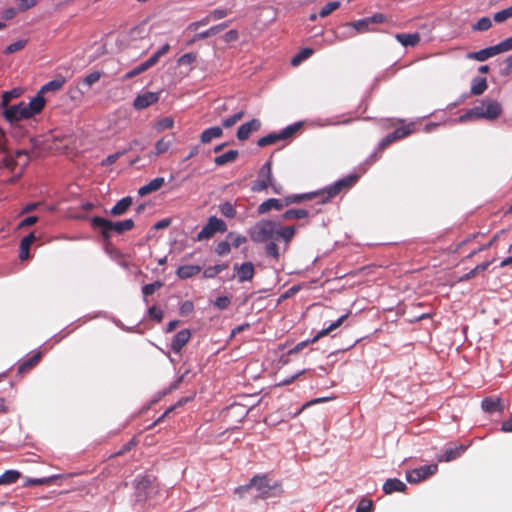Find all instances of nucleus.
<instances>
[{
    "mask_svg": "<svg viewBox=\"0 0 512 512\" xmlns=\"http://www.w3.org/2000/svg\"><path fill=\"white\" fill-rule=\"evenodd\" d=\"M358 179V175L351 174L337 180L332 185L328 186L323 190L310 193L288 195L283 199L284 207H287L291 204H298L305 201H310L313 199H317V203L319 204H326L330 202L338 194H340L342 191H346L350 189L352 186H354Z\"/></svg>",
    "mask_w": 512,
    "mask_h": 512,
    "instance_id": "obj_1",
    "label": "nucleus"
},
{
    "mask_svg": "<svg viewBox=\"0 0 512 512\" xmlns=\"http://www.w3.org/2000/svg\"><path fill=\"white\" fill-rule=\"evenodd\" d=\"M45 106L44 96H35L29 103L20 102L4 110V117L9 122H16L23 119H29L40 113Z\"/></svg>",
    "mask_w": 512,
    "mask_h": 512,
    "instance_id": "obj_2",
    "label": "nucleus"
},
{
    "mask_svg": "<svg viewBox=\"0 0 512 512\" xmlns=\"http://www.w3.org/2000/svg\"><path fill=\"white\" fill-rule=\"evenodd\" d=\"M502 114L501 104L493 99H484L479 105L467 110L460 116L461 122L476 119L495 120Z\"/></svg>",
    "mask_w": 512,
    "mask_h": 512,
    "instance_id": "obj_3",
    "label": "nucleus"
},
{
    "mask_svg": "<svg viewBox=\"0 0 512 512\" xmlns=\"http://www.w3.org/2000/svg\"><path fill=\"white\" fill-rule=\"evenodd\" d=\"M90 222L94 229L100 230L102 237L106 240L111 238L112 233L122 234L133 229L135 225L132 219L113 222L99 216L92 217Z\"/></svg>",
    "mask_w": 512,
    "mask_h": 512,
    "instance_id": "obj_4",
    "label": "nucleus"
},
{
    "mask_svg": "<svg viewBox=\"0 0 512 512\" xmlns=\"http://www.w3.org/2000/svg\"><path fill=\"white\" fill-rule=\"evenodd\" d=\"M278 225L272 220H260L249 229L250 239L255 243H264L275 239Z\"/></svg>",
    "mask_w": 512,
    "mask_h": 512,
    "instance_id": "obj_5",
    "label": "nucleus"
},
{
    "mask_svg": "<svg viewBox=\"0 0 512 512\" xmlns=\"http://www.w3.org/2000/svg\"><path fill=\"white\" fill-rule=\"evenodd\" d=\"M135 497L137 502L145 503L153 499L159 491L155 477L139 476L135 480Z\"/></svg>",
    "mask_w": 512,
    "mask_h": 512,
    "instance_id": "obj_6",
    "label": "nucleus"
},
{
    "mask_svg": "<svg viewBox=\"0 0 512 512\" xmlns=\"http://www.w3.org/2000/svg\"><path fill=\"white\" fill-rule=\"evenodd\" d=\"M260 177H265V180H255L251 187V190L253 192H262L265 191L268 187H271L274 193H281L282 187L280 185L275 184L273 181L271 161H267L261 167Z\"/></svg>",
    "mask_w": 512,
    "mask_h": 512,
    "instance_id": "obj_7",
    "label": "nucleus"
},
{
    "mask_svg": "<svg viewBox=\"0 0 512 512\" xmlns=\"http://www.w3.org/2000/svg\"><path fill=\"white\" fill-rule=\"evenodd\" d=\"M300 127H301L300 123H295V124L289 125L278 133H270L264 137H261L257 141V145L259 147H266V146L272 145L278 141L286 140V139L292 137L299 130Z\"/></svg>",
    "mask_w": 512,
    "mask_h": 512,
    "instance_id": "obj_8",
    "label": "nucleus"
},
{
    "mask_svg": "<svg viewBox=\"0 0 512 512\" xmlns=\"http://www.w3.org/2000/svg\"><path fill=\"white\" fill-rule=\"evenodd\" d=\"M226 230L227 225L222 219H219L216 216H211L209 217L207 224L197 234V240H208L212 238L215 233H224Z\"/></svg>",
    "mask_w": 512,
    "mask_h": 512,
    "instance_id": "obj_9",
    "label": "nucleus"
},
{
    "mask_svg": "<svg viewBox=\"0 0 512 512\" xmlns=\"http://www.w3.org/2000/svg\"><path fill=\"white\" fill-rule=\"evenodd\" d=\"M438 470V466L436 464L425 465L419 468H415L412 471L407 473V481L409 483H418L429 476L435 474Z\"/></svg>",
    "mask_w": 512,
    "mask_h": 512,
    "instance_id": "obj_10",
    "label": "nucleus"
},
{
    "mask_svg": "<svg viewBox=\"0 0 512 512\" xmlns=\"http://www.w3.org/2000/svg\"><path fill=\"white\" fill-rule=\"evenodd\" d=\"M160 99V92L147 91L139 94L133 101V107L136 110H143L157 103Z\"/></svg>",
    "mask_w": 512,
    "mask_h": 512,
    "instance_id": "obj_11",
    "label": "nucleus"
},
{
    "mask_svg": "<svg viewBox=\"0 0 512 512\" xmlns=\"http://www.w3.org/2000/svg\"><path fill=\"white\" fill-rule=\"evenodd\" d=\"M260 127H261L260 120L254 118V119L242 124L238 128L236 136H237L238 140L245 141L250 137L251 133L257 132L260 129Z\"/></svg>",
    "mask_w": 512,
    "mask_h": 512,
    "instance_id": "obj_12",
    "label": "nucleus"
},
{
    "mask_svg": "<svg viewBox=\"0 0 512 512\" xmlns=\"http://www.w3.org/2000/svg\"><path fill=\"white\" fill-rule=\"evenodd\" d=\"M191 338L189 329H182L174 336L171 342V349L175 353H180L182 348L188 343Z\"/></svg>",
    "mask_w": 512,
    "mask_h": 512,
    "instance_id": "obj_13",
    "label": "nucleus"
},
{
    "mask_svg": "<svg viewBox=\"0 0 512 512\" xmlns=\"http://www.w3.org/2000/svg\"><path fill=\"white\" fill-rule=\"evenodd\" d=\"M481 407L485 412L495 413L504 410V404L499 397H486L481 402Z\"/></svg>",
    "mask_w": 512,
    "mask_h": 512,
    "instance_id": "obj_14",
    "label": "nucleus"
},
{
    "mask_svg": "<svg viewBox=\"0 0 512 512\" xmlns=\"http://www.w3.org/2000/svg\"><path fill=\"white\" fill-rule=\"evenodd\" d=\"M36 239L37 238L34 232H31L30 234L22 238L19 245V259L21 261H25L30 258V247L36 241Z\"/></svg>",
    "mask_w": 512,
    "mask_h": 512,
    "instance_id": "obj_15",
    "label": "nucleus"
},
{
    "mask_svg": "<svg viewBox=\"0 0 512 512\" xmlns=\"http://www.w3.org/2000/svg\"><path fill=\"white\" fill-rule=\"evenodd\" d=\"M234 269L237 271L238 280L240 282L252 280L255 274L254 265L251 262H245L240 266L236 264Z\"/></svg>",
    "mask_w": 512,
    "mask_h": 512,
    "instance_id": "obj_16",
    "label": "nucleus"
},
{
    "mask_svg": "<svg viewBox=\"0 0 512 512\" xmlns=\"http://www.w3.org/2000/svg\"><path fill=\"white\" fill-rule=\"evenodd\" d=\"M466 450V446L463 444L457 445L455 447H449L445 449L443 454L438 457V461L440 462H450L457 458H459L462 453Z\"/></svg>",
    "mask_w": 512,
    "mask_h": 512,
    "instance_id": "obj_17",
    "label": "nucleus"
},
{
    "mask_svg": "<svg viewBox=\"0 0 512 512\" xmlns=\"http://www.w3.org/2000/svg\"><path fill=\"white\" fill-rule=\"evenodd\" d=\"M41 352H37L27 360L23 361L19 366L17 373L20 377H23L26 373L30 372L41 360Z\"/></svg>",
    "mask_w": 512,
    "mask_h": 512,
    "instance_id": "obj_18",
    "label": "nucleus"
},
{
    "mask_svg": "<svg viewBox=\"0 0 512 512\" xmlns=\"http://www.w3.org/2000/svg\"><path fill=\"white\" fill-rule=\"evenodd\" d=\"M284 208V202L276 199V198H269L262 202L258 208L257 212L259 215H263L271 211L272 209L280 211Z\"/></svg>",
    "mask_w": 512,
    "mask_h": 512,
    "instance_id": "obj_19",
    "label": "nucleus"
},
{
    "mask_svg": "<svg viewBox=\"0 0 512 512\" xmlns=\"http://www.w3.org/2000/svg\"><path fill=\"white\" fill-rule=\"evenodd\" d=\"M248 487H255L261 495H266L271 489L267 476L256 475L250 480Z\"/></svg>",
    "mask_w": 512,
    "mask_h": 512,
    "instance_id": "obj_20",
    "label": "nucleus"
},
{
    "mask_svg": "<svg viewBox=\"0 0 512 512\" xmlns=\"http://www.w3.org/2000/svg\"><path fill=\"white\" fill-rule=\"evenodd\" d=\"M497 50L498 49L496 48V45H495V46H491V47H488V48L481 49V50L476 51V52H470V53H468L467 57L469 59H473V60H477V61L483 62V61H486L487 59L497 55L498 54Z\"/></svg>",
    "mask_w": 512,
    "mask_h": 512,
    "instance_id": "obj_21",
    "label": "nucleus"
},
{
    "mask_svg": "<svg viewBox=\"0 0 512 512\" xmlns=\"http://www.w3.org/2000/svg\"><path fill=\"white\" fill-rule=\"evenodd\" d=\"M228 26H229V22H224V23L212 26L209 29L194 35V37L192 38L190 43H194L196 41H199V40H202V39L214 36V35L220 33L222 30H224Z\"/></svg>",
    "mask_w": 512,
    "mask_h": 512,
    "instance_id": "obj_22",
    "label": "nucleus"
},
{
    "mask_svg": "<svg viewBox=\"0 0 512 512\" xmlns=\"http://www.w3.org/2000/svg\"><path fill=\"white\" fill-rule=\"evenodd\" d=\"M164 183L165 180L163 177L154 178L148 184L140 187L138 194L143 197L150 193L156 192L164 185Z\"/></svg>",
    "mask_w": 512,
    "mask_h": 512,
    "instance_id": "obj_23",
    "label": "nucleus"
},
{
    "mask_svg": "<svg viewBox=\"0 0 512 512\" xmlns=\"http://www.w3.org/2000/svg\"><path fill=\"white\" fill-rule=\"evenodd\" d=\"M406 488V484L397 478L387 479L386 482L383 484V491L385 492V494H392L394 492H404Z\"/></svg>",
    "mask_w": 512,
    "mask_h": 512,
    "instance_id": "obj_24",
    "label": "nucleus"
},
{
    "mask_svg": "<svg viewBox=\"0 0 512 512\" xmlns=\"http://www.w3.org/2000/svg\"><path fill=\"white\" fill-rule=\"evenodd\" d=\"M133 199L130 196L120 199L110 210L112 216L124 215L131 207Z\"/></svg>",
    "mask_w": 512,
    "mask_h": 512,
    "instance_id": "obj_25",
    "label": "nucleus"
},
{
    "mask_svg": "<svg viewBox=\"0 0 512 512\" xmlns=\"http://www.w3.org/2000/svg\"><path fill=\"white\" fill-rule=\"evenodd\" d=\"M349 314L346 313L344 315H342L340 318H338L335 322L331 323L327 328L325 329H322L317 335H315L312 339H311V343H315L317 342L320 338L328 335L330 332H332L333 330L337 329L338 327H340L343 322L348 318Z\"/></svg>",
    "mask_w": 512,
    "mask_h": 512,
    "instance_id": "obj_26",
    "label": "nucleus"
},
{
    "mask_svg": "<svg viewBox=\"0 0 512 512\" xmlns=\"http://www.w3.org/2000/svg\"><path fill=\"white\" fill-rule=\"evenodd\" d=\"M395 38L399 43H401L405 47H414L420 42L421 39L419 33H399L395 35Z\"/></svg>",
    "mask_w": 512,
    "mask_h": 512,
    "instance_id": "obj_27",
    "label": "nucleus"
},
{
    "mask_svg": "<svg viewBox=\"0 0 512 512\" xmlns=\"http://www.w3.org/2000/svg\"><path fill=\"white\" fill-rule=\"evenodd\" d=\"M201 272V267L198 265H182L177 271L176 275L180 279H188L191 278Z\"/></svg>",
    "mask_w": 512,
    "mask_h": 512,
    "instance_id": "obj_28",
    "label": "nucleus"
},
{
    "mask_svg": "<svg viewBox=\"0 0 512 512\" xmlns=\"http://www.w3.org/2000/svg\"><path fill=\"white\" fill-rule=\"evenodd\" d=\"M296 228L294 226L281 227L278 225L275 239L281 238L286 246L289 245L293 237L295 236Z\"/></svg>",
    "mask_w": 512,
    "mask_h": 512,
    "instance_id": "obj_29",
    "label": "nucleus"
},
{
    "mask_svg": "<svg viewBox=\"0 0 512 512\" xmlns=\"http://www.w3.org/2000/svg\"><path fill=\"white\" fill-rule=\"evenodd\" d=\"M239 152L237 150H229L214 158L216 166H224L228 163L234 162L238 158Z\"/></svg>",
    "mask_w": 512,
    "mask_h": 512,
    "instance_id": "obj_30",
    "label": "nucleus"
},
{
    "mask_svg": "<svg viewBox=\"0 0 512 512\" xmlns=\"http://www.w3.org/2000/svg\"><path fill=\"white\" fill-rule=\"evenodd\" d=\"M223 135V131L220 127L214 126L204 130L201 133L200 140L202 143L206 144L211 142L215 138H220Z\"/></svg>",
    "mask_w": 512,
    "mask_h": 512,
    "instance_id": "obj_31",
    "label": "nucleus"
},
{
    "mask_svg": "<svg viewBox=\"0 0 512 512\" xmlns=\"http://www.w3.org/2000/svg\"><path fill=\"white\" fill-rule=\"evenodd\" d=\"M310 215L306 209H289L282 214L283 220L304 219Z\"/></svg>",
    "mask_w": 512,
    "mask_h": 512,
    "instance_id": "obj_32",
    "label": "nucleus"
},
{
    "mask_svg": "<svg viewBox=\"0 0 512 512\" xmlns=\"http://www.w3.org/2000/svg\"><path fill=\"white\" fill-rule=\"evenodd\" d=\"M64 80L56 79L52 80L41 87L36 96H43L48 92L59 91L63 86Z\"/></svg>",
    "mask_w": 512,
    "mask_h": 512,
    "instance_id": "obj_33",
    "label": "nucleus"
},
{
    "mask_svg": "<svg viewBox=\"0 0 512 512\" xmlns=\"http://www.w3.org/2000/svg\"><path fill=\"white\" fill-rule=\"evenodd\" d=\"M172 140H173L172 136H170V137H163V138L159 139L156 142V144H155V152H154V154L156 156H158V155L166 153L170 149V147L172 145Z\"/></svg>",
    "mask_w": 512,
    "mask_h": 512,
    "instance_id": "obj_34",
    "label": "nucleus"
},
{
    "mask_svg": "<svg viewBox=\"0 0 512 512\" xmlns=\"http://www.w3.org/2000/svg\"><path fill=\"white\" fill-rule=\"evenodd\" d=\"M194 398V395H191V396H188V397H184V398H181L177 401V403L174 405V406H171L170 408H168L157 420H155L149 427L148 429H151L153 428L155 425H157L158 423H160L170 412H172L176 407H179V406H182L184 405L185 403L191 401L192 399Z\"/></svg>",
    "mask_w": 512,
    "mask_h": 512,
    "instance_id": "obj_35",
    "label": "nucleus"
},
{
    "mask_svg": "<svg viewBox=\"0 0 512 512\" xmlns=\"http://www.w3.org/2000/svg\"><path fill=\"white\" fill-rule=\"evenodd\" d=\"M487 89V81L485 78L476 77L472 81L471 94L478 96L485 92Z\"/></svg>",
    "mask_w": 512,
    "mask_h": 512,
    "instance_id": "obj_36",
    "label": "nucleus"
},
{
    "mask_svg": "<svg viewBox=\"0 0 512 512\" xmlns=\"http://www.w3.org/2000/svg\"><path fill=\"white\" fill-rule=\"evenodd\" d=\"M21 474L17 470H7L0 476V485H9L17 482Z\"/></svg>",
    "mask_w": 512,
    "mask_h": 512,
    "instance_id": "obj_37",
    "label": "nucleus"
},
{
    "mask_svg": "<svg viewBox=\"0 0 512 512\" xmlns=\"http://www.w3.org/2000/svg\"><path fill=\"white\" fill-rule=\"evenodd\" d=\"M491 265V261H486V262H483L479 265H477L475 268H473L472 270H470L468 273H466L465 275H463L462 277H460V281H468L472 278H474L477 274L481 273V272H484L485 270L488 269V267Z\"/></svg>",
    "mask_w": 512,
    "mask_h": 512,
    "instance_id": "obj_38",
    "label": "nucleus"
},
{
    "mask_svg": "<svg viewBox=\"0 0 512 512\" xmlns=\"http://www.w3.org/2000/svg\"><path fill=\"white\" fill-rule=\"evenodd\" d=\"M227 268H228V265H226V264L209 266L204 269L203 276L205 278H214L216 275H218L222 271L226 270Z\"/></svg>",
    "mask_w": 512,
    "mask_h": 512,
    "instance_id": "obj_39",
    "label": "nucleus"
},
{
    "mask_svg": "<svg viewBox=\"0 0 512 512\" xmlns=\"http://www.w3.org/2000/svg\"><path fill=\"white\" fill-rule=\"evenodd\" d=\"M219 210L221 214L227 218H235L237 212L234 205L228 201L220 204Z\"/></svg>",
    "mask_w": 512,
    "mask_h": 512,
    "instance_id": "obj_40",
    "label": "nucleus"
},
{
    "mask_svg": "<svg viewBox=\"0 0 512 512\" xmlns=\"http://www.w3.org/2000/svg\"><path fill=\"white\" fill-rule=\"evenodd\" d=\"M313 49L311 48H304L302 49L298 54H296L292 60L291 63L293 66L299 65L302 61L306 60L313 54Z\"/></svg>",
    "mask_w": 512,
    "mask_h": 512,
    "instance_id": "obj_41",
    "label": "nucleus"
},
{
    "mask_svg": "<svg viewBox=\"0 0 512 512\" xmlns=\"http://www.w3.org/2000/svg\"><path fill=\"white\" fill-rule=\"evenodd\" d=\"M413 127L414 125L412 123L403 127H399L392 132L393 136L396 138V140L403 139L414 131Z\"/></svg>",
    "mask_w": 512,
    "mask_h": 512,
    "instance_id": "obj_42",
    "label": "nucleus"
},
{
    "mask_svg": "<svg viewBox=\"0 0 512 512\" xmlns=\"http://www.w3.org/2000/svg\"><path fill=\"white\" fill-rule=\"evenodd\" d=\"M163 286L161 281H155L153 283L146 284L142 287V293L144 296V300L147 301V297L152 295L156 290L160 289Z\"/></svg>",
    "mask_w": 512,
    "mask_h": 512,
    "instance_id": "obj_43",
    "label": "nucleus"
},
{
    "mask_svg": "<svg viewBox=\"0 0 512 512\" xmlns=\"http://www.w3.org/2000/svg\"><path fill=\"white\" fill-rule=\"evenodd\" d=\"M346 25L353 27L358 33H363L369 31L370 22L367 18H364L355 22L347 23Z\"/></svg>",
    "mask_w": 512,
    "mask_h": 512,
    "instance_id": "obj_44",
    "label": "nucleus"
},
{
    "mask_svg": "<svg viewBox=\"0 0 512 512\" xmlns=\"http://www.w3.org/2000/svg\"><path fill=\"white\" fill-rule=\"evenodd\" d=\"M341 3L339 1H333L327 3L319 12V16L321 18H325L329 16L332 12L337 10L340 7Z\"/></svg>",
    "mask_w": 512,
    "mask_h": 512,
    "instance_id": "obj_45",
    "label": "nucleus"
},
{
    "mask_svg": "<svg viewBox=\"0 0 512 512\" xmlns=\"http://www.w3.org/2000/svg\"><path fill=\"white\" fill-rule=\"evenodd\" d=\"M492 26V21L489 17L480 18L473 26L474 31H486Z\"/></svg>",
    "mask_w": 512,
    "mask_h": 512,
    "instance_id": "obj_46",
    "label": "nucleus"
},
{
    "mask_svg": "<svg viewBox=\"0 0 512 512\" xmlns=\"http://www.w3.org/2000/svg\"><path fill=\"white\" fill-rule=\"evenodd\" d=\"M265 252L268 256L278 261L280 258L279 247L274 241H270L265 246Z\"/></svg>",
    "mask_w": 512,
    "mask_h": 512,
    "instance_id": "obj_47",
    "label": "nucleus"
},
{
    "mask_svg": "<svg viewBox=\"0 0 512 512\" xmlns=\"http://www.w3.org/2000/svg\"><path fill=\"white\" fill-rule=\"evenodd\" d=\"M174 126V120L171 117H164L160 119L154 126V128L158 131H164L166 129H172Z\"/></svg>",
    "mask_w": 512,
    "mask_h": 512,
    "instance_id": "obj_48",
    "label": "nucleus"
},
{
    "mask_svg": "<svg viewBox=\"0 0 512 512\" xmlns=\"http://www.w3.org/2000/svg\"><path fill=\"white\" fill-rule=\"evenodd\" d=\"M20 94L21 91L19 89H12L10 91L4 92L2 95V106L6 109L7 107H9L8 104L10 103V101L14 98L19 97Z\"/></svg>",
    "mask_w": 512,
    "mask_h": 512,
    "instance_id": "obj_49",
    "label": "nucleus"
},
{
    "mask_svg": "<svg viewBox=\"0 0 512 512\" xmlns=\"http://www.w3.org/2000/svg\"><path fill=\"white\" fill-rule=\"evenodd\" d=\"M243 117H244V112L239 111V112L235 113L234 115L224 119L222 122V125L225 128H230V127L234 126L238 121H240Z\"/></svg>",
    "mask_w": 512,
    "mask_h": 512,
    "instance_id": "obj_50",
    "label": "nucleus"
},
{
    "mask_svg": "<svg viewBox=\"0 0 512 512\" xmlns=\"http://www.w3.org/2000/svg\"><path fill=\"white\" fill-rule=\"evenodd\" d=\"M27 44V40H18L8 45L4 51L5 54H12L22 50Z\"/></svg>",
    "mask_w": 512,
    "mask_h": 512,
    "instance_id": "obj_51",
    "label": "nucleus"
},
{
    "mask_svg": "<svg viewBox=\"0 0 512 512\" xmlns=\"http://www.w3.org/2000/svg\"><path fill=\"white\" fill-rule=\"evenodd\" d=\"M510 17H512V6H509L508 8L498 11L494 14V20L497 23L504 22Z\"/></svg>",
    "mask_w": 512,
    "mask_h": 512,
    "instance_id": "obj_52",
    "label": "nucleus"
},
{
    "mask_svg": "<svg viewBox=\"0 0 512 512\" xmlns=\"http://www.w3.org/2000/svg\"><path fill=\"white\" fill-rule=\"evenodd\" d=\"M148 316L150 319L160 323L163 319L164 313L160 308L154 305L148 309Z\"/></svg>",
    "mask_w": 512,
    "mask_h": 512,
    "instance_id": "obj_53",
    "label": "nucleus"
},
{
    "mask_svg": "<svg viewBox=\"0 0 512 512\" xmlns=\"http://www.w3.org/2000/svg\"><path fill=\"white\" fill-rule=\"evenodd\" d=\"M101 75L102 74L99 71L91 72L87 76H85V78L83 79L82 84L90 87L91 85H93L94 83H96V82H98L100 80Z\"/></svg>",
    "mask_w": 512,
    "mask_h": 512,
    "instance_id": "obj_54",
    "label": "nucleus"
},
{
    "mask_svg": "<svg viewBox=\"0 0 512 512\" xmlns=\"http://www.w3.org/2000/svg\"><path fill=\"white\" fill-rule=\"evenodd\" d=\"M373 510V502L372 500L363 498L358 503L356 512H372Z\"/></svg>",
    "mask_w": 512,
    "mask_h": 512,
    "instance_id": "obj_55",
    "label": "nucleus"
},
{
    "mask_svg": "<svg viewBox=\"0 0 512 512\" xmlns=\"http://www.w3.org/2000/svg\"><path fill=\"white\" fill-rule=\"evenodd\" d=\"M231 251V244L227 241H221L216 245L215 252L219 256H224Z\"/></svg>",
    "mask_w": 512,
    "mask_h": 512,
    "instance_id": "obj_56",
    "label": "nucleus"
},
{
    "mask_svg": "<svg viewBox=\"0 0 512 512\" xmlns=\"http://www.w3.org/2000/svg\"><path fill=\"white\" fill-rule=\"evenodd\" d=\"M396 141V138L393 136V133H390L386 135L378 145V151L382 152L384 149H386L390 144Z\"/></svg>",
    "mask_w": 512,
    "mask_h": 512,
    "instance_id": "obj_57",
    "label": "nucleus"
},
{
    "mask_svg": "<svg viewBox=\"0 0 512 512\" xmlns=\"http://www.w3.org/2000/svg\"><path fill=\"white\" fill-rule=\"evenodd\" d=\"M498 54L512 50V37L506 38L496 45Z\"/></svg>",
    "mask_w": 512,
    "mask_h": 512,
    "instance_id": "obj_58",
    "label": "nucleus"
},
{
    "mask_svg": "<svg viewBox=\"0 0 512 512\" xmlns=\"http://www.w3.org/2000/svg\"><path fill=\"white\" fill-rule=\"evenodd\" d=\"M196 58H197L196 54L186 53L178 59V64L179 65H190L196 61Z\"/></svg>",
    "mask_w": 512,
    "mask_h": 512,
    "instance_id": "obj_59",
    "label": "nucleus"
},
{
    "mask_svg": "<svg viewBox=\"0 0 512 512\" xmlns=\"http://www.w3.org/2000/svg\"><path fill=\"white\" fill-rule=\"evenodd\" d=\"M36 222H38V217L37 216H28L26 218H24L17 226V229L20 230V229H23V228H26V227H29V226H32L34 225Z\"/></svg>",
    "mask_w": 512,
    "mask_h": 512,
    "instance_id": "obj_60",
    "label": "nucleus"
},
{
    "mask_svg": "<svg viewBox=\"0 0 512 512\" xmlns=\"http://www.w3.org/2000/svg\"><path fill=\"white\" fill-rule=\"evenodd\" d=\"M154 65H155L154 59L149 58L145 62H143L140 65H138L137 67H135L134 70H135L136 74L139 75V74L145 72L146 70L150 69Z\"/></svg>",
    "mask_w": 512,
    "mask_h": 512,
    "instance_id": "obj_61",
    "label": "nucleus"
},
{
    "mask_svg": "<svg viewBox=\"0 0 512 512\" xmlns=\"http://www.w3.org/2000/svg\"><path fill=\"white\" fill-rule=\"evenodd\" d=\"M228 237L232 239L231 245H233L235 248H238L247 242V238L245 236L234 235L232 232L228 234Z\"/></svg>",
    "mask_w": 512,
    "mask_h": 512,
    "instance_id": "obj_62",
    "label": "nucleus"
},
{
    "mask_svg": "<svg viewBox=\"0 0 512 512\" xmlns=\"http://www.w3.org/2000/svg\"><path fill=\"white\" fill-rule=\"evenodd\" d=\"M229 14V11L226 9H215L209 13V18L211 20H220L225 18Z\"/></svg>",
    "mask_w": 512,
    "mask_h": 512,
    "instance_id": "obj_63",
    "label": "nucleus"
},
{
    "mask_svg": "<svg viewBox=\"0 0 512 512\" xmlns=\"http://www.w3.org/2000/svg\"><path fill=\"white\" fill-rule=\"evenodd\" d=\"M40 0H18V7L21 11H26L34 7Z\"/></svg>",
    "mask_w": 512,
    "mask_h": 512,
    "instance_id": "obj_64",
    "label": "nucleus"
}]
</instances>
